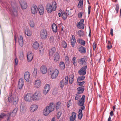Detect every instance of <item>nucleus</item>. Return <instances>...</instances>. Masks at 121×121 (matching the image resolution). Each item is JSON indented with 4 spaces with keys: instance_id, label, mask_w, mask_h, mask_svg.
I'll list each match as a JSON object with an SVG mask.
<instances>
[{
    "instance_id": "f257e3e1",
    "label": "nucleus",
    "mask_w": 121,
    "mask_h": 121,
    "mask_svg": "<svg viewBox=\"0 0 121 121\" xmlns=\"http://www.w3.org/2000/svg\"><path fill=\"white\" fill-rule=\"evenodd\" d=\"M56 2L54 1L52 5L49 4H47L46 6V9L48 13H51L53 11H55L56 8Z\"/></svg>"
},
{
    "instance_id": "f03ea898",
    "label": "nucleus",
    "mask_w": 121,
    "mask_h": 121,
    "mask_svg": "<svg viewBox=\"0 0 121 121\" xmlns=\"http://www.w3.org/2000/svg\"><path fill=\"white\" fill-rule=\"evenodd\" d=\"M18 100V97L13 94H11L9 95L8 98V101L9 102H13V104L15 105L17 103Z\"/></svg>"
},
{
    "instance_id": "7ed1b4c3",
    "label": "nucleus",
    "mask_w": 121,
    "mask_h": 121,
    "mask_svg": "<svg viewBox=\"0 0 121 121\" xmlns=\"http://www.w3.org/2000/svg\"><path fill=\"white\" fill-rule=\"evenodd\" d=\"M85 95H83L81 99V100L79 101L78 103V105L81 107V108L79 109L81 110H84L85 109V105L84 103L85 102Z\"/></svg>"
},
{
    "instance_id": "20e7f679",
    "label": "nucleus",
    "mask_w": 121,
    "mask_h": 121,
    "mask_svg": "<svg viewBox=\"0 0 121 121\" xmlns=\"http://www.w3.org/2000/svg\"><path fill=\"white\" fill-rule=\"evenodd\" d=\"M33 101H39L41 98V95L40 93L38 92H36L32 95Z\"/></svg>"
},
{
    "instance_id": "39448f33",
    "label": "nucleus",
    "mask_w": 121,
    "mask_h": 121,
    "mask_svg": "<svg viewBox=\"0 0 121 121\" xmlns=\"http://www.w3.org/2000/svg\"><path fill=\"white\" fill-rule=\"evenodd\" d=\"M40 36L42 39H45L47 38L48 33L46 29H43L40 31Z\"/></svg>"
},
{
    "instance_id": "423d86ee",
    "label": "nucleus",
    "mask_w": 121,
    "mask_h": 121,
    "mask_svg": "<svg viewBox=\"0 0 121 121\" xmlns=\"http://www.w3.org/2000/svg\"><path fill=\"white\" fill-rule=\"evenodd\" d=\"M87 67V65H86L81 68L78 72V73L80 75L84 76L86 74Z\"/></svg>"
},
{
    "instance_id": "0eeeda50",
    "label": "nucleus",
    "mask_w": 121,
    "mask_h": 121,
    "mask_svg": "<svg viewBox=\"0 0 121 121\" xmlns=\"http://www.w3.org/2000/svg\"><path fill=\"white\" fill-rule=\"evenodd\" d=\"M50 74L51 75V78L52 79H55L56 78L58 75L59 71L56 69L54 70L50 71Z\"/></svg>"
},
{
    "instance_id": "6e6552de",
    "label": "nucleus",
    "mask_w": 121,
    "mask_h": 121,
    "mask_svg": "<svg viewBox=\"0 0 121 121\" xmlns=\"http://www.w3.org/2000/svg\"><path fill=\"white\" fill-rule=\"evenodd\" d=\"M24 99L26 101L31 102L33 100L32 94L30 93L27 94L24 96Z\"/></svg>"
},
{
    "instance_id": "1a4fd4ad",
    "label": "nucleus",
    "mask_w": 121,
    "mask_h": 121,
    "mask_svg": "<svg viewBox=\"0 0 121 121\" xmlns=\"http://www.w3.org/2000/svg\"><path fill=\"white\" fill-rule=\"evenodd\" d=\"M9 12L11 15L13 17H17V11L16 9L13 8V9H11L9 8L8 9Z\"/></svg>"
},
{
    "instance_id": "9d476101",
    "label": "nucleus",
    "mask_w": 121,
    "mask_h": 121,
    "mask_svg": "<svg viewBox=\"0 0 121 121\" xmlns=\"http://www.w3.org/2000/svg\"><path fill=\"white\" fill-rule=\"evenodd\" d=\"M87 60V57L86 56H84L83 58L78 59V63L80 64L85 65L87 64L86 62Z\"/></svg>"
},
{
    "instance_id": "9b49d317",
    "label": "nucleus",
    "mask_w": 121,
    "mask_h": 121,
    "mask_svg": "<svg viewBox=\"0 0 121 121\" xmlns=\"http://www.w3.org/2000/svg\"><path fill=\"white\" fill-rule=\"evenodd\" d=\"M84 20L83 19H81L77 23V26L78 28L83 29L84 28V26L83 24Z\"/></svg>"
},
{
    "instance_id": "f8f14e48",
    "label": "nucleus",
    "mask_w": 121,
    "mask_h": 121,
    "mask_svg": "<svg viewBox=\"0 0 121 121\" xmlns=\"http://www.w3.org/2000/svg\"><path fill=\"white\" fill-rule=\"evenodd\" d=\"M38 9L37 6L35 4L32 5L31 7V12L32 13L35 14L37 13Z\"/></svg>"
},
{
    "instance_id": "ddd939ff",
    "label": "nucleus",
    "mask_w": 121,
    "mask_h": 121,
    "mask_svg": "<svg viewBox=\"0 0 121 121\" xmlns=\"http://www.w3.org/2000/svg\"><path fill=\"white\" fill-rule=\"evenodd\" d=\"M24 84V80L22 78H20L19 80L18 87L19 89H21Z\"/></svg>"
},
{
    "instance_id": "4468645a",
    "label": "nucleus",
    "mask_w": 121,
    "mask_h": 121,
    "mask_svg": "<svg viewBox=\"0 0 121 121\" xmlns=\"http://www.w3.org/2000/svg\"><path fill=\"white\" fill-rule=\"evenodd\" d=\"M34 86L36 88L39 87L41 85V82L40 80L39 79L36 80L35 81L34 83Z\"/></svg>"
},
{
    "instance_id": "2eb2a0df",
    "label": "nucleus",
    "mask_w": 121,
    "mask_h": 121,
    "mask_svg": "<svg viewBox=\"0 0 121 121\" xmlns=\"http://www.w3.org/2000/svg\"><path fill=\"white\" fill-rule=\"evenodd\" d=\"M50 88V86L48 84H47L45 86L43 92L45 95L47 94Z\"/></svg>"
},
{
    "instance_id": "dca6fc26",
    "label": "nucleus",
    "mask_w": 121,
    "mask_h": 121,
    "mask_svg": "<svg viewBox=\"0 0 121 121\" xmlns=\"http://www.w3.org/2000/svg\"><path fill=\"white\" fill-rule=\"evenodd\" d=\"M54 103H51L47 107L48 110L49 111V112H51L54 110Z\"/></svg>"
},
{
    "instance_id": "f3484780",
    "label": "nucleus",
    "mask_w": 121,
    "mask_h": 121,
    "mask_svg": "<svg viewBox=\"0 0 121 121\" xmlns=\"http://www.w3.org/2000/svg\"><path fill=\"white\" fill-rule=\"evenodd\" d=\"M30 78V74L28 72H26L24 74V78L28 82L29 81Z\"/></svg>"
},
{
    "instance_id": "a211bd4d",
    "label": "nucleus",
    "mask_w": 121,
    "mask_h": 121,
    "mask_svg": "<svg viewBox=\"0 0 121 121\" xmlns=\"http://www.w3.org/2000/svg\"><path fill=\"white\" fill-rule=\"evenodd\" d=\"M86 48L82 46H81L78 48V50L82 54H85L86 53Z\"/></svg>"
},
{
    "instance_id": "6ab92c4d",
    "label": "nucleus",
    "mask_w": 121,
    "mask_h": 121,
    "mask_svg": "<svg viewBox=\"0 0 121 121\" xmlns=\"http://www.w3.org/2000/svg\"><path fill=\"white\" fill-rule=\"evenodd\" d=\"M84 86H82L78 88L77 89V90L78 91L77 93H78V94H80L82 93L84 90Z\"/></svg>"
},
{
    "instance_id": "aec40b11",
    "label": "nucleus",
    "mask_w": 121,
    "mask_h": 121,
    "mask_svg": "<svg viewBox=\"0 0 121 121\" xmlns=\"http://www.w3.org/2000/svg\"><path fill=\"white\" fill-rule=\"evenodd\" d=\"M33 57V55L31 52L28 53L27 54V60L29 62L31 61Z\"/></svg>"
},
{
    "instance_id": "412c9836",
    "label": "nucleus",
    "mask_w": 121,
    "mask_h": 121,
    "mask_svg": "<svg viewBox=\"0 0 121 121\" xmlns=\"http://www.w3.org/2000/svg\"><path fill=\"white\" fill-rule=\"evenodd\" d=\"M38 108L37 105L35 104H34L31 105L30 108V111L31 112H34Z\"/></svg>"
},
{
    "instance_id": "4be33fe9",
    "label": "nucleus",
    "mask_w": 121,
    "mask_h": 121,
    "mask_svg": "<svg viewBox=\"0 0 121 121\" xmlns=\"http://www.w3.org/2000/svg\"><path fill=\"white\" fill-rule=\"evenodd\" d=\"M76 114L75 112H73L72 113L70 117V121H76Z\"/></svg>"
},
{
    "instance_id": "5701e85b",
    "label": "nucleus",
    "mask_w": 121,
    "mask_h": 121,
    "mask_svg": "<svg viewBox=\"0 0 121 121\" xmlns=\"http://www.w3.org/2000/svg\"><path fill=\"white\" fill-rule=\"evenodd\" d=\"M40 71L43 74L46 73L47 72V68L44 65L42 66L40 68Z\"/></svg>"
},
{
    "instance_id": "b1692460",
    "label": "nucleus",
    "mask_w": 121,
    "mask_h": 121,
    "mask_svg": "<svg viewBox=\"0 0 121 121\" xmlns=\"http://www.w3.org/2000/svg\"><path fill=\"white\" fill-rule=\"evenodd\" d=\"M20 3L21 8L22 9H26L27 8V5L26 2H24Z\"/></svg>"
},
{
    "instance_id": "393cba45",
    "label": "nucleus",
    "mask_w": 121,
    "mask_h": 121,
    "mask_svg": "<svg viewBox=\"0 0 121 121\" xmlns=\"http://www.w3.org/2000/svg\"><path fill=\"white\" fill-rule=\"evenodd\" d=\"M76 42V40L75 39L74 36L73 35L72 38L71 40V45L72 47H74Z\"/></svg>"
},
{
    "instance_id": "a878e982",
    "label": "nucleus",
    "mask_w": 121,
    "mask_h": 121,
    "mask_svg": "<svg viewBox=\"0 0 121 121\" xmlns=\"http://www.w3.org/2000/svg\"><path fill=\"white\" fill-rule=\"evenodd\" d=\"M39 11L40 15H42L44 13V8L42 6H38Z\"/></svg>"
},
{
    "instance_id": "bb28decb",
    "label": "nucleus",
    "mask_w": 121,
    "mask_h": 121,
    "mask_svg": "<svg viewBox=\"0 0 121 121\" xmlns=\"http://www.w3.org/2000/svg\"><path fill=\"white\" fill-rule=\"evenodd\" d=\"M18 42L20 46L21 47L22 46L23 44V37L21 35L19 38Z\"/></svg>"
},
{
    "instance_id": "cd10ccee",
    "label": "nucleus",
    "mask_w": 121,
    "mask_h": 121,
    "mask_svg": "<svg viewBox=\"0 0 121 121\" xmlns=\"http://www.w3.org/2000/svg\"><path fill=\"white\" fill-rule=\"evenodd\" d=\"M77 41L78 43L82 46H84L86 44L85 41L80 38L78 39L77 40Z\"/></svg>"
},
{
    "instance_id": "c85d7f7f",
    "label": "nucleus",
    "mask_w": 121,
    "mask_h": 121,
    "mask_svg": "<svg viewBox=\"0 0 121 121\" xmlns=\"http://www.w3.org/2000/svg\"><path fill=\"white\" fill-rule=\"evenodd\" d=\"M18 110V108H15L12 112H10L9 113L11 114L13 117H14L16 116L17 112Z\"/></svg>"
},
{
    "instance_id": "c756f323",
    "label": "nucleus",
    "mask_w": 121,
    "mask_h": 121,
    "mask_svg": "<svg viewBox=\"0 0 121 121\" xmlns=\"http://www.w3.org/2000/svg\"><path fill=\"white\" fill-rule=\"evenodd\" d=\"M20 111L22 113H23L26 111V109L24 105L22 104L20 107Z\"/></svg>"
},
{
    "instance_id": "7c9ffc66",
    "label": "nucleus",
    "mask_w": 121,
    "mask_h": 121,
    "mask_svg": "<svg viewBox=\"0 0 121 121\" xmlns=\"http://www.w3.org/2000/svg\"><path fill=\"white\" fill-rule=\"evenodd\" d=\"M56 48L53 47L49 50V55L50 56H52L55 53L56 51Z\"/></svg>"
},
{
    "instance_id": "2f4dec72",
    "label": "nucleus",
    "mask_w": 121,
    "mask_h": 121,
    "mask_svg": "<svg viewBox=\"0 0 121 121\" xmlns=\"http://www.w3.org/2000/svg\"><path fill=\"white\" fill-rule=\"evenodd\" d=\"M39 43L38 42L36 41L32 45V47L35 50H37L39 48Z\"/></svg>"
},
{
    "instance_id": "473e14b6",
    "label": "nucleus",
    "mask_w": 121,
    "mask_h": 121,
    "mask_svg": "<svg viewBox=\"0 0 121 121\" xmlns=\"http://www.w3.org/2000/svg\"><path fill=\"white\" fill-rule=\"evenodd\" d=\"M54 60L56 61H58L60 59L59 54L58 52H56L54 55Z\"/></svg>"
},
{
    "instance_id": "72a5a7b5",
    "label": "nucleus",
    "mask_w": 121,
    "mask_h": 121,
    "mask_svg": "<svg viewBox=\"0 0 121 121\" xmlns=\"http://www.w3.org/2000/svg\"><path fill=\"white\" fill-rule=\"evenodd\" d=\"M52 29L53 31L55 33H56L57 31V28L56 24L53 23L52 26Z\"/></svg>"
},
{
    "instance_id": "f704fd0d",
    "label": "nucleus",
    "mask_w": 121,
    "mask_h": 121,
    "mask_svg": "<svg viewBox=\"0 0 121 121\" xmlns=\"http://www.w3.org/2000/svg\"><path fill=\"white\" fill-rule=\"evenodd\" d=\"M6 118L4 121H10L11 119L12 116L11 114L8 113L6 116Z\"/></svg>"
},
{
    "instance_id": "c9c22d12",
    "label": "nucleus",
    "mask_w": 121,
    "mask_h": 121,
    "mask_svg": "<svg viewBox=\"0 0 121 121\" xmlns=\"http://www.w3.org/2000/svg\"><path fill=\"white\" fill-rule=\"evenodd\" d=\"M59 66L60 68L62 70H63L65 68V64L64 63L63 61L60 62L59 64Z\"/></svg>"
},
{
    "instance_id": "e433bc0d",
    "label": "nucleus",
    "mask_w": 121,
    "mask_h": 121,
    "mask_svg": "<svg viewBox=\"0 0 121 121\" xmlns=\"http://www.w3.org/2000/svg\"><path fill=\"white\" fill-rule=\"evenodd\" d=\"M83 110H81L79 109L78 112L79 113L78 115V117L79 119H81L82 117V111Z\"/></svg>"
},
{
    "instance_id": "4c0bfd02",
    "label": "nucleus",
    "mask_w": 121,
    "mask_h": 121,
    "mask_svg": "<svg viewBox=\"0 0 121 121\" xmlns=\"http://www.w3.org/2000/svg\"><path fill=\"white\" fill-rule=\"evenodd\" d=\"M50 112L49 111H48L47 109V107L46 108L44 109L43 112V113L44 115L45 116L48 115Z\"/></svg>"
},
{
    "instance_id": "58836bf2",
    "label": "nucleus",
    "mask_w": 121,
    "mask_h": 121,
    "mask_svg": "<svg viewBox=\"0 0 121 121\" xmlns=\"http://www.w3.org/2000/svg\"><path fill=\"white\" fill-rule=\"evenodd\" d=\"M85 78V77L83 76H78V77L77 82L83 80Z\"/></svg>"
},
{
    "instance_id": "ea45409f",
    "label": "nucleus",
    "mask_w": 121,
    "mask_h": 121,
    "mask_svg": "<svg viewBox=\"0 0 121 121\" xmlns=\"http://www.w3.org/2000/svg\"><path fill=\"white\" fill-rule=\"evenodd\" d=\"M74 80V76L73 75H71L69 80V83L70 84H72Z\"/></svg>"
},
{
    "instance_id": "a19ab883",
    "label": "nucleus",
    "mask_w": 121,
    "mask_h": 121,
    "mask_svg": "<svg viewBox=\"0 0 121 121\" xmlns=\"http://www.w3.org/2000/svg\"><path fill=\"white\" fill-rule=\"evenodd\" d=\"M64 85H65V82L64 79V80H62L60 82V86L61 88L62 89Z\"/></svg>"
},
{
    "instance_id": "79ce46f5",
    "label": "nucleus",
    "mask_w": 121,
    "mask_h": 121,
    "mask_svg": "<svg viewBox=\"0 0 121 121\" xmlns=\"http://www.w3.org/2000/svg\"><path fill=\"white\" fill-rule=\"evenodd\" d=\"M72 63L74 66H76L77 65V62L76 60V58L75 57H74L72 59Z\"/></svg>"
},
{
    "instance_id": "37998d69",
    "label": "nucleus",
    "mask_w": 121,
    "mask_h": 121,
    "mask_svg": "<svg viewBox=\"0 0 121 121\" xmlns=\"http://www.w3.org/2000/svg\"><path fill=\"white\" fill-rule=\"evenodd\" d=\"M61 103L60 102H58L56 104V108L57 111L60 108Z\"/></svg>"
},
{
    "instance_id": "c03bdc74",
    "label": "nucleus",
    "mask_w": 121,
    "mask_h": 121,
    "mask_svg": "<svg viewBox=\"0 0 121 121\" xmlns=\"http://www.w3.org/2000/svg\"><path fill=\"white\" fill-rule=\"evenodd\" d=\"M61 13V16L63 19L64 20L66 19L67 18V16L66 13L64 12H62Z\"/></svg>"
},
{
    "instance_id": "a18cd8bd",
    "label": "nucleus",
    "mask_w": 121,
    "mask_h": 121,
    "mask_svg": "<svg viewBox=\"0 0 121 121\" xmlns=\"http://www.w3.org/2000/svg\"><path fill=\"white\" fill-rule=\"evenodd\" d=\"M39 51L40 54L42 55L43 54L44 50L43 47H41L40 48H39Z\"/></svg>"
},
{
    "instance_id": "49530a36",
    "label": "nucleus",
    "mask_w": 121,
    "mask_h": 121,
    "mask_svg": "<svg viewBox=\"0 0 121 121\" xmlns=\"http://www.w3.org/2000/svg\"><path fill=\"white\" fill-rule=\"evenodd\" d=\"M78 34L80 37L83 36L84 34V32L83 31L79 30L78 32Z\"/></svg>"
},
{
    "instance_id": "de8ad7c7",
    "label": "nucleus",
    "mask_w": 121,
    "mask_h": 121,
    "mask_svg": "<svg viewBox=\"0 0 121 121\" xmlns=\"http://www.w3.org/2000/svg\"><path fill=\"white\" fill-rule=\"evenodd\" d=\"M37 70L36 68H34L33 72V75L34 77H36L37 74Z\"/></svg>"
},
{
    "instance_id": "09e8293b",
    "label": "nucleus",
    "mask_w": 121,
    "mask_h": 121,
    "mask_svg": "<svg viewBox=\"0 0 121 121\" xmlns=\"http://www.w3.org/2000/svg\"><path fill=\"white\" fill-rule=\"evenodd\" d=\"M83 0H80L78 3V7H80L83 5Z\"/></svg>"
},
{
    "instance_id": "8fccbe9b",
    "label": "nucleus",
    "mask_w": 121,
    "mask_h": 121,
    "mask_svg": "<svg viewBox=\"0 0 121 121\" xmlns=\"http://www.w3.org/2000/svg\"><path fill=\"white\" fill-rule=\"evenodd\" d=\"M80 94L77 93L75 97V100H78L81 97V95H79Z\"/></svg>"
},
{
    "instance_id": "3c124183",
    "label": "nucleus",
    "mask_w": 121,
    "mask_h": 121,
    "mask_svg": "<svg viewBox=\"0 0 121 121\" xmlns=\"http://www.w3.org/2000/svg\"><path fill=\"white\" fill-rule=\"evenodd\" d=\"M65 58L66 64L67 65H69V57L68 56H66L65 57Z\"/></svg>"
},
{
    "instance_id": "603ef678",
    "label": "nucleus",
    "mask_w": 121,
    "mask_h": 121,
    "mask_svg": "<svg viewBox=\"0 0 121 121\" xmlns=\"http://www.w3.org/2000/svg\"><path fill=\"white\" fill-rule=\"evenodd\" d=\"M54 40V37L53 36H51L49 38V41L50 43H53Z\"/></svg>"
},
{
    "instance_id": "864d4df0",
    "label": "nucleus",
    "mask_w": 121,
    "mask_h": 121,
    "mask_svg": "<svg viewBox=\"0 0 121 121\" xmlns=\"http://www.w3.org/2000/svg\"><path fill=\"white\" fill-rule=\"evenodd\" d=\"M85 82V81H83L82 82L79 81L78 82H77L78 83V85L79 86H83Z\"/></svg>"
},
{
    "instance_id": "5fc2aeb1",
    "label": "nucleus",
    "mask_w": 121,
    "mask_h": 121,
    "mask_svg": "<svg viewBox=\"0 0 121 121\" xmlns=\"http://www.w3.org/2000/svg\"><path fill=\"white\" fill-rule=\"evenodd\" d=\"M62 47L64 48H66L67 47V44L66 42L65 41H62Z\"/></svg>"
},
{
    "instance_id": "6e6d98bb",
    "label": "nucleus",
    "mask_w": 121,
    "mask_h": 121,
    "mask_svg": "<svg viewBox=\"0 0 121 121\" xmlns=\"http://www.w3.org/2000/svg\"><path fill=\"white\" fill-rule=\"evenodd\" d=\"M65 85H67L68 82V77L67 76L65 77Z\"/></svg>"
},
{
    "instance_id": "4d7b16f0",
    "label": "nucleus",
    "mask_w": 121,
    "mask_h": 121,
    "mask_svg": "<svg viewBox=\"0 0 121 121\" xmlns=\"http://www.w3.org/2000/svg\"><path fill=\"white\" fill-rule=\"evenodd\" d=\"M65 13L67 16H69L71 14V12L70 10H67V9H66V10Z\"/></svg>"
},
{
    "instance_id": "13d9d810",
    "label": "nucleus",
    "mask_w": 121,
    "mask_h": 121,
    "mask_svg": "<svg viewBox=\"0 0 121 121\" xmlns=\"http://www.w3.org/2000/svg\"><path fill=\"white\" fill-rule=\"evenodd\" d=\"M6 114L3 113H1L0 114V118H3L4 116H6Z\"/></svg>"
},
{
    "instance_id": "bf43d9fd",
    "label": "nucleus",
    "mask_w": 121,
    "mask_h": 121,
    "mask_svg": "<svg viewBox=\"0 0 121 121\" xmlns=\"http://www.w3.org/2000/svg\"><path fill=\"white\" fill-rule=\"evenodd\" d=\"M119 6L118 4H117L116 6L115 9L117 11V13H118L119 12Z\"/></svg>"
},
{
    "instance_id": "052dcab7",
    "label": "nucleus",
    "mask_w": 121,
    "mask_h": 121,
    "mask_svg": "<svg viewBox=\"0 0 121 121\" xmlns=\"http://www.w3.org/2000/svg\"><path fill=\"white\" fill-rule=\"evenodd\" d=\"M30 25L31 27H33L35 26V23L33 21H30Z\"/></svg>"
},
{
    "instance_id": "680f3d73",
    "label": "nucleus",
    "mask_w": 121,
    "mask_h": 121,
    "mask_svg": "<svg viewBox=\"0 0 121 121\" xmlns=\"http://www.w3.org/2000/svg\"><path fill=\"white\" fill-rule=\"evenodd\" d=\"M25 34L26 35H27L28 36H29L30 35V34L29 32V31L28 30H26L25 31Z\"/></svg>"
},
{
    "instance_id": "e2e57ef3",
    "label": "nucleus",
    "mask_w": 121,
    "mask_h": 121,
    "mask_svg": "<svg viewBox=\"0 0 121 121\" xmlns=\"http://www.w3.org/2000/svg\"><path fill=\"white\" fill-rule=\"evenodd\" d=\"M82 13L81 12L79 13L78 14V17L79 18H81L82 17Z\"/></svg>"
},
{
    "instance_id": "0e129e2a",
    "label": "nucleus",
    "mask_w": 121,
    "mask_h": 121,
    "mask_svg": "<svg viewBox=\"0 0 121 121\" xmlns=\"http://www.w3.org/2000/svg\"><path fill=\"white\" fill-rule=\"evenodd\" d=\"M61 115V113L60 112H58L57 114V119H59Z\"/></svg>"
},
{
    "instance_id": "69168bd1",
    "label": "nucleus",
    "mask_w": 121,
    "mask_h": 121,
    "mask_svg": "<svg viewBox=\"0 0 121 121\" xmlns=\"http://www.w3.org/2000/svg\"><path fill=\"white\" fill-rule=\"evenodd\" d=\"M93 49L94 50V51L96 47V45L95 42H94L93 44Z\"/></svg>"
},
{
    "instance_id": "338daca9",
    "label": "nucleus",
    "mask_w": 121,
    "mask_h": 121,
    "mask_svg": "<svg viewBox=\"0 0 121 121\" xmlns=\"http://www.w3.org/2000/svg\"><path fill=\"white\" fill-rule=\"evenodd\" d=\"M15 64L16 65H17L18 64V60L16 58H15Z\"/></svg>"
},
{
    "instance_id": "774afa93",
    "label": "nucleus",
    "mask_w": 121,
    "mask_h": 121,
    "mask_svg": "<svg viewBox=\"0 0 121 121\" xmlns=\"http://www.w3.org/2000/svg\"><path fill=\"white\" fill-rule=\"evenodd\" d=\"M91 6H89L88 8V14H90L91 12Z\"/></svg>"
}]
</instances>
